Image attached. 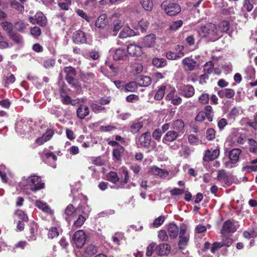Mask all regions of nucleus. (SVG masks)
Masks as SVG:
<instances>
[{"label": "nucleus", "instance_id": "f257e3e1", "mask_svg": "<svg viewBox=\"0 0 257 257\" xmlns=\"http://www.w3.org/2000/svg\"><path fill=\"white\" fill-rule=\"evenodd\" d=\"M198 34L201 37H207L212 41L217 40L220 37L218 28L212 23H208L202 26L200 28Z\"/></svg>", "mask_w": 257, "mask_h": 257}, {"label": "nucleus", "instance_id": "f03ea898", "mask_svg": "<svg viewBox=\"0 0 257 257\" xmlns=\"http://www.w3.org/2000/svg\"><path fill=\"white\" fill-rule=\"evenodd\" d=\"M161 7L166 13L170 16H175L181 11L180 6L175 3L166 2L161 5Z\"/></svg>", "mask_w": 257, "mask_h": 257}, {"label": "nucleus", "instance_id": "7ed1b4c3", "mask_svg": "<svg viewBox=\"0 0 257 257\" xmlns=\"http://www.w3.org/2000/svg\"><path fill=\"white\" fill-rule=\"evenodd\" d=\"M241 151L239 149H234L229 153V161L224 163L225 167L231 168L235 166L236 163L239 161Z\"/></svg>", "mask_w": 257, "mask_h": 257}, {"label": "nucleus", "instance_id": "20e7f679", "mask_svg": "<svg viewBox=\"0 0 257 257\" xmlns=\"http://www.w3.org/2000/svg\"><path fill=\"white\" fill-rule=\"evenodd\" d=\"M73 243L77 248H82L85 243L86 235L83 230H79L72 236Z\"/></svg>", "mask_w": 257, "mask_h": 257}, {"label": "nucleus", "instance_id": "39448f33", "mask_svg": "<svg viewBox=\"0 0 257 257\" xmlns=\"http://www.w3.org/2000/svg\"><path fill=\"white\" fill-rule=\"evenodd\" d=\"M27 182L28 185L31 186V190L33 191L39 190L44 187V183H41V178L37 176L29 177Z\"/></svg>", "mask_w": 257, "mask_h": 257}, {"label": "nucleus", "instance_id": "423d86ee", "mask_svg": "<svg viewBox=\"0 0 257 257\" xmlns=\"http://www.w3.org/2000/svg\"><path fill=\"white\" fill-rule=\"evenodd\" d=\"M182 64L184 70L186 72H190L195 70L198 66L197 62L191 57H187L182 60Z\"/></svg>", "mask_w": 257, "mask_h": 257}, {"label": "nucleus", "instance_id": "0eeeda50", "mask_svg": "<svg viewBox=\"0 0 257 257\" xmlns=\"http://www.w3.org/2000/svg\"><path fill=\"white\" fill-rule=\"evenodd\" d=\"M151 142L150 132L143 133L138 138L137 144L141 148H149Z\"/></svg>", "mask_w": 257, "mask_h": 257}, {"label": "nucleus", "instance_id": "6e6552de", "mask_svg": "<svg viewBox=\"0 0 257 257\" xmlns=\"http://www.w3.org/2000/svg\"><path fill=\"white\" fill-rule=\"evenodd\" d=\"M29 20L32 24H37L41 26H45L47 24L46 18L42 12L37 13L34 18L30 17Z\"/></svg>", "mask_w": 257, "mask_h": 257}, {"label": "nucleus", "instance_id": "1a4fd4ad", "mask_svg": "<svg viewBox=\"0 0 257 257\" xmlns=\"http://www.w3.org/2000/svg\"><path fill=\"white\" fill-rule=\"evenodd\" d=\"M123 25V23L119 19L113 20L112 23L109 28V33L110 35L115 36L118 32L121 29Z\"/></svg>", "mask_w": 257, "mask_h": 257}, {"label": "nucleus", "instance_id": "9d476101", "mask_svg": "<svg viewBox=\"0 0 257 257\" xmlns=\"http://www.w3.org/2000/svg\"><path fill=\"white\" fill-rule=\"evenodd\" d=\"M180 94L186 98L192 97L195 94V89L192 85H185L179 89Z\"/></svg>", "mask_w": 257, "mask_h": 257}, {"label": "nucleus", "instance_id": "9b49d317", "mask_svg": "<svg viewBox=\"0 0 257 257\" xmlns=\"http://www.w3.org/2000/svg\"><path fill=\"white\" fill-rule=\"evenodd\" d=\"M184 47L183 46L177 45L176 50H179L177 52H169L166 53V57L168 59L176 60L182 58L184 56V53L183 52Z\"/></svg>", "mask_w": 257, "mask_h": 257}, {"label": "nucleus", "instance_id": "f8f14e48", "mask_svg": "<svg viewBox=\"0 0 257 257\" xmlns=\"http://www.w3.org/2000/svg\"><path fill=\"white\" fill-rule=\"evenodd\" d=\"M180 136L178 132L175 131H169L164 136L162 142L164 144L169 145L168 143L172 142L176 140Z\"/></svg>", "mask_w": 257, "mask_h": 257}, {"label": "nucleus", "instance_id": "ddd939ff", "mask_svg": "<svg viewBox=\"0 0 257 257\" xmlns=\"http://www.w3.org/2000/svg\"><path fill=\"white\" fill-rule=\"evenodd\" d=\"M218 149L207 150L205 152L203 159L205 162H210L216 159L219 155Z\"/></svg>", "mask_w": 257, "mask_h": 257}, {"label": "nucleus", "instance_id": "4468645a", "mask_svg": "<svg viewBox=\"0 0 257 257\" xmlns=\"http://www.w3.org/2000/svg\"><path fill=\"white\" fill-rule=\"evenodd\" d=\"M171 247L168 243H161L157 245L155 251L159 255H167L171 251Z\"/></svg>", "mask_w": 257, "mask_h": 257}, {"label": "nucleus", "instance_id": "2eb2a0df", "mask_svg": "<svg viewBox=\"0 0 257 257\" xmlns=\"http://www.w3.org/2000/svg\"><path fill=\"white\" fill-rule=\"evenodd\" d=\"M72 40L76 44H84L87 42L84 32L81 30H78L73 33Z\"/></svg>", "mask_w": 257, "mask_h": 257}, {"label": "nucleus", "instance_id": "dca6fc26", "mask_svg": "<svg viewBox=\"0 0 257 257\" xmlns=\"http://www.w3.org/2000/svg\"><path fill=\"white\" fill-rule=\"evenodd\" d=\"M53 135V131L51 129H48L42 137L37 138L35 142L39 145H42L45 142L49 141L52 138Z\"/></svg>", "mask_w": 257, "mask_h": 257}, {"label": "nucleus", "instance_id": "f3484780", "mask_svg": "<svg viewBox=\"0 0 257 257\" xmlns=\"http://www.w3.org/2000/svg\"><path fill=\"white\" fill-rule=\"evenodd\" d=\"M150 173L162 178L167 177L169 175V172L167 170L161 169L155 166L151 168L150 170Z\"/></svg>", "mask_w": 257, "mask_h": 257}, {"label": "nucleus", "instance_id": "a211bd4d", "mask_svg": "<svg viewBox=\"0 0 257 257\" xmlns=\"http://www.w3.org/2000/svg\"><path fill=\"white\" fill-rule=\"evenodd\" d=\"M127 51L132 56H139L142 53V48L136 44H131L127 46Z\"/></svg>", "mask_w": 257, "mask_h": 257}, {"label": "nucleus", "instance_id": "6ab92c4d", "mask_svg": "<svg viewBox=\"0 0 257 257\" xmlns=\"http://www.w3.org/2000/svg\"><path fill=\"white\" fill-rule=\"evenodd\" d=\"M236 230L233 223L229 220L226 221L224 223L221 231V233L234 232Z\"/></svg>", "mask_w": 257, "mask_h": 257}, {"label": "nucleus", "instance_id": "aec40b11", "mask_svg": "<svg viewBox=\"0 0 257 257\" xmlns=\"http://www.w3.org/2000/svg\"><path fill=\"white\" fill-rule=\"evenodd\" d=\"M77 115L81 119H84L89 114V109L85 105H80L77 110Z\"/></svg>", "mask_w": 257, "mask_h": 257}, {"label": "nucleus", "instance_id": "412c9836", "mask_svg": "<svg viewBox=\"0 0 257 257\" xmlns=\"http://www.w3.org/2000/svg\"><path fill=\"white\" fill-rule=\"evenodd\" d=\"M28 26V24L22 20H19L14 24V28L17 31L22 33L25 32Z\"/></svg>", "mask_w": 257, "mask_h": 257}, {"label": "nucleus", "instance_id": "4be33fe9", "mask_svg": "<svg viewBox=\"0 0 257 257\" xmlns=\"http://www.w3.org/2000/svg\"><path fill=\"white\" fill-rule=\"evenodd\" d=\"M8 37L16 45H22L24 44L23 36L18 33L14 32Z\"/></svg>", "mask_w": 257, "mask_h": 257}, {"label": "nucleus", "instance_id": "5701e85b", "mask_svg": "<svg viewBox=\"0 0 257 257\" xmlns=\"http://www.w3.org/2000/svg\"><path fill=\"white\" fill-rule=\"evenodd\" d=\"M64 72L66 74L65 77L66 80H71V79L75 78L76 75L75 69L71 66L64 67Z\"/></svg>", "mask_w": 257, "mask_h": 257}, {"label": "nucleus", "instance_id": "b1692460", "mask_svg": "<svg viewBox=\"0 0 257 257\" xmlns=\"http://www.w3.org/2000/svg\"><path fill=\"white\" fill-rule=\"evenodd\" d=\"M155 40V35L153 34H151L146 36L144 38L142 43L144 46L147 47H151L153 46Z\"/></svg>", "mask_w": 257, "mask_h": 257}, {"label": "nucleus", "instance_id": "393cba45", "mask_svg": "<svg viewBox=\"0 0 257 257\" xmlns=\"http://www.w3.org/2000/svg\"><path fill=\"white\" fill-rule=\"evenodd\" d=\"M1 26L7 34L8 36L14 32V24L8 21H4L1 23Z\"/></svg>", "mask_w": 257, "mask_h": 257}, {"label": "nucleus", "instance_id": "a878e982", "mask_svg": "<svg viewBox=\"0 0 257 257\" xmlns=\"http://www.w3.org/2000/svg\"><path fill=\"white\" fill-rule=\"evenodd\" d=\"M168 231L169 236L172 238L177 237L179 233L178 228L174 223H171L169 225Z\"/></svg>", "mask_w": 257, "mask_h": 257}, {"label": "nucleus", "instance_id": "bb28decb", "mask_svg": "<svg viewBox=\"0 0 257 257\" xmlns=\"http://www.w3.org/2000/svg\"><path fill=\"white\" fill-rule=\"evenodd\" d=\"M35 205L37 207H38L44 212L49 214L53 213V211L51 210L49 206L46 203L43 201L37 200L35 202Z\"/></svg>", "mask_w": 257, "mask_h": 257}, {"label": "nucleus", "instance_id": "cd10ccee", "mask_svg": "<svg viewBox=\"0 0 257 257\" xmlns=\"http://www.w3.org/2000/svg\"><path fill=\"white\" fill-rule=\"evenodd\" d=\"M95 75L91 72H83L80 74L81 80L84 83H90L95 79Z\"/></svg>", "mask_w": 257, "mask_h": 257}, {"label": "nucleus", "instance_id": "c85d7f7f", "mask_svg": "<svg viewBox=\"0 0 257 257\" xmlns=\"http://www.w3.org/2000/svg\"><path fill=\"white\" fill-rule=\"evenodd\" d=\"M113 57L115 60H125L127 58V55L124 49H118L115 51Z\"/></svg>", "mask_w": 257, "mask_h": 257}, {"label": "nucleus", "instance_id": "c756f323", "mask_svg": "<svg viewBox=\"0 0 257 257\" xmlns=\"http://www.w3.org/2000/svg\"><path fill=\"white\" fill-rule=\"evenodd\" d=\"M136 35L135 32L130 28H124L119 33V38H126L128 37L134 36Z\"/></svg>", "mask_w": 257, "mask_h": 257}, {"label": "nucleus", "instance_id": "7c9ffc66", "mask_svg": "<svg viewBox=\"0 0 257 257\" xmlns=\"http://www.w3.org/2000/svg\"><path fill=\"white\" fill-rule=\"evenodd\" d=\"M143 126V123L142 121H136L130 125V132L133 134L137 133Z\"/></svg>", "mask_w": 257, "mask_h": 257}, {"label": "nucleus", "instance_id": "2f4dec72", "mask_svg": "<svg viewBox=\"0 0 257 257\" xmlns=\"http://www.w3.org/2000/svg\"><path fill=\"white\" fill-rule=\"evenodd\" d=\"M172 127L177 131L180 132L184 129V123L181 119H177L172 123Z\"/></svg>", "mask_w": 257, "mask_h": 257}, {"label": "nucleus", "instance_id": "473e14b6", "mask_svg": "<svg viewBox=\"0 0 257 257\" xmlns=\"http://www.w3.org/2000/svg\"><path fill=\"white\" fill-rule=\"evenodd\" d=\"M124 151V149L122 146H118L113 150V157L117 160L121 159V155Z\"/></svg>", "mask_w": 257, "mask_h": 257}, {"label": "nucleus", "instance_id": "72a5a7b5", "mask_svg": "<svg viewBox=\"0 0 257 257\" xmlns=\"http://www.w3.org/2000/svg\"><path fill=\"white\" fill-rule=\"evenodd\" d=\"M106 16L105 14L100 15L96 20L95 26L98 28H103L105 26Z\"/></svg>", "mask_w": 257, "mask_h": 257}, {"label": "nucleus", "instance_id": "f704fd0d", "mask_svg": "<svg viewBox=\"0 0 257 257\" xmlns=\"http://www.w3.org/2000/svg\"><path fill=\"white\" fill-rule=\"evenodd\" d=\"M140 3L146 11H151L153 9L152 0H140Z\"/></svg>", "mask_w": 257, "mask_h": 257}, {"label": "nucleus", "instance_id": "c9c22d12", "mask_svg": "<svg viewBox=\"0 0 257 257\" xmlns=\"http://www.w3.org/2000/svg\"><path fill=\"white\" fill-rule=\"evenodd\" d=\"M204 113L209 121L211 122L213 120V111L212 107L210 105H207L204 109Z\"/></svg>", "mask_w": 257, "mask_h": 257}, {"label": "nucleus", "instance_id": "e433bc0d", "mask_svg": "<svg viewBox=\"0 0 257 257\" xmlns=\"http://www.w3.org/2000/svg\"><path fill=\"white\" fill-rule=\"evenodd\" d=\"M166 59L163 58H155L153 59V64L157 67H163L167 64Z\"/></svg>", "mask_w": 257, "mask_h": 257}, {"label": "nucleus", "instance_id": "4c0bfd02", "mask_svg": "<svg viewBox=\"0 0 257 257\" xmlns=\"http://www.w3.org/2000/svg\"><path fill=\"white\" fill-rule=\"evenodd\" d=\"M230 28L229 22L223 21L219 23L218 30L221 32H227Z\"/></svg>", "mask_w": 257, "mask_h": 257}, {"label": "nucleus", "instance_id": "58836bf2", "mask_svg": "<svg viewBox=\"0 0 257 257\" xmlns=\"http://www.w3.org/2000/svg\"><path fill=\"white\" fill-rule=\"evenodd\" d=\"M10 5L12 8L21 12H22L24 11V6L23 5H22L21 3H19L16 0H11Z\"/></svg>", "mask_w": 257, "mask_h": 257}, {"label": "nucleus", "instance_id": "ea45409f", "mask_svg": "<svg viewBox=\"0 0 257 257\" xmlns=\"http://www.w3.org/2000/svg\"><path fill=\"white\" fill-rule=\"evenodd\" d=\"M180 240L178 243L179 247L181 249H183L187 245L189 241V237L187 236H180Z\"/></svg>", "mask_w": 257, "mask_h": 257}, {"label": "nucleus", "instance_id": "a19ab883", "mask_svg": "<svg viewBox=\"0 0 257 257\" xmlns=\"http://www.w3.org/2000/svg\"><path fill=\"white\" fill-rule=\"evenodd\" d=\"M248 143L249 145V151L251 153H255L257 151V142L252 139H249L248 140Z\"/></svg>", "mask_w": 257, "mask_h": 257}, {"label": "nucleus", "instance_id": "79ce46f5", "mask_svg": "<svg viewBox=\"0 0 257 257\" xmlns=\"http://www.w3.org/2000/svg\"><path fill=\"white\" fill-rule=\"evenodd\" d=\"M77 211L73 205L71 204H69L65 210V215L67 217L72 216L74 213Z\"/></svg>", "mask_w": 257, "mask_h": 257}, {"label": "nucleus", "instance_id": "37998d69", "mask_svg": "<svg viewBox=\"0 0 257 257\" xmlns=\"http://www.w3.org/2000/svg\"><path fill=\"white\" fill-rule=\"evenodd\" d=\"M166 86L163 85L158 89L157 93L155 95V99L158 100L162 99L164 96Z\"/></svg>", "mask_w": 257, "mask_h": 257}, {"label": "nucleus", "instance_id": "c03bdc74", "mask_svg": "<svg viewBox=\"0 0 257 257\" xmlns=\"http://www.w3.org/2000/svg\"><path fill=\"white\" fill-rule=\"evenodd\" d=\"M215 138V131L212 128H208L206 132V138L208 141H212Z\"/></svg>", "mask_w": 257, "mask_h": 257}, {"label": "nucleus", "instance_id": "a18cd8bd", "mask_svg": "<svg viewBox=\"0 0 257 257\" xmlns=\"http://www.w3.org/2000/svg\"><path fill=\"white\" fill-rule=\"evenodd\" d=\"M213 67L214 65L212 62H207L204 66L203 71L205 73L210 74L213 71Z\"/></svg>", "mask_w": 257, "mask_h": 257}, {"label": "nucleus", "instance_id": "49530a36", "mask_svg": "<svg viewBox=\"0 0 257 257\" xmlns=\"http://www.w3.org/2000/svg\"><path fill=\"white\" fill-rule=\"evenodd\" d=\"M15 214L19 217L20 219L22 220V221H28V217L23 211L18 210L16 211Z\"/></svg>", "mask_w": 257, "mask_h": 257}, {"label": "nucleus", "instance_id": "de8ad7c7", "mask_svg": "<svg viewBox=\"0 0 257 257\" xmlns=\"http://www.w3.org/2000/svg\"><path fill=\"white\" fill-rule=\"evenodd\" d=\"M182 149L179 152L181 156L184 158H187L190 154V150L189 147L187 146H182Z\"/></svg>", "mask_w": 257, "mask_h": 257}, {"label": "nucleus", "instance_id": "09e8293b", "mask_svg": "<svg viewBox=\"0 0 257 257\" xmlns=\"http://www.w3.org/2000/svg\"><path fill=\"white\" fill-rule=\"evenodd\" d=\"M125 89L127 91L134 92L137 89V85L135 82H131L125 85Z\"/></svg>", "mask_w": 257, "mask_h": 257}, {"label": "nucleus", "instance_id": "8fccbe9b", "mask_svg": "<svg viewBox=\"0 0 257 257\" xmlns=\"http://www.w3.org/2000/svg\"><path fill=\"white\" fill-rule=\"evenodd\" d=\"M149 26V23L147 21L141 20L139 22L138 29H140L142 32L145 31Z\"/></svg>", "mask_w": 257, "mask_h": 257}, {"label": "nucleus", "instance_id": "3c124183", "mask_svg": "<svg viewBox=\"0 0 257 257\" xmlns=\"http://www.w3.org/2000/svg\"><path fill=\"white\" fill-rule=\"evenodd\" d=\"M86 219L82 215H80L77 219L74 221L73 226L76 227H81L84 223Z\"/></svg>", "mask_w": 257, "mask_h": 257}, {"label": "nucleus", "instance_id": "603ef678", "mask_svg": "<svg viewBox=\"0 0 257 257\" xmlns=\"http://www.w3.org/2000/svg\"><path fill=\"white\" fill-rule=\"evenodd\" d=\"M165 221V216L163 215L160 216L155 219L153 222V225L154 227H158L162 225Z\"/></svg>", "mask_w": 257, "mask_h": 257}, {"label": "nucleus", "instance_id": "864d4df0", "mask_svg": "<svg viewBox=\"0 0 257 257\" xmlns=\"http://www.w3.org/2000/svg\"><path fill=\"white\" fill-rule=\"evenodd\" d=\"M75 12L79 17L85 19L87 22L90 21V17L82 10L77 9L75 10Z\"/></svg>", "mask_w": 257, "mask_h": 257}, {"label": "nucleus", "instance_id": "5fc2aeb1", "mask_svg": "<svg viewBox=\"0 0 257 257\" xmlns=\"http://www.w3.org/2000/svg\"><path fill=\"white\" fill-rule=\"evenodd\" d=\"M59 232L56 227H52L48 232V237L53 239L59 235Z\"/></svg>", "mask_w": 257, "mask_h": 257}, {"label": "nucleus", "instance_id": "6e6d98bb", "mask_svg": "<svg viewBox=\"0 0 257 257\" xmlns=\"http://www.w3.org/2000/svg\"><path fill=\"white\" fill-rule=\"evenodd\" d=\"M97 252V247L92 244L88 245L86 248V252L88 255H93Z\"/></svg>", "mask_w": 257, "mask_h": 257}, {"label": "nucleus", "instance_id": "4d7b16f0", "mask_svg": "<svg viewBox=\"0 0 257 257\" xmlns=\"http://www.w3.org/2000/svg\"><path fill=\"white\" fill-rule=\"evenodd\" d=\"M156 246V244L155 242L151 243L147 247L146 255L148 256H151L153 252L155 251Z\"/></svg>", "mask_w": 257, "mask_h": 257}, {"label": "nucleus", "instance_id": "13d9d810", "mask_svg": "<svg viewBox=\"0 0 257 257\" xmlns=\"http://www.w3.org/2000/svg\"><path fill=\"white\" fill-rule=\"evenodd\" d=\"M67 81L73 87L77 88L79 90H81L80 84L79 82L77 79H75V77L71 79V80H67Z\"/></svg>", "mask_w": 257, "mask_h": 257}, {"label": "nucleus", "instance_id": "bf43d9fd", "mask_svg": "<svg viewBox=\"0 0 257 257\" xmlns=\"http://www.w3.org/2000/svg\"><path fill=\"white\" fill-rule=\"evenodd\" d=\"M90 107L92 110L95 113H98L101 111H105V108L104 107L101 106L95 103H92L90 105Z\"/></svg>", "mask_w": 257, "mask_h": 257}, {"label": "nucleus", "instance_id": "052dcab7", "mask_svg": "<svg viewBox=\"0 0 257 257\" xmlns=\"http://www.w3.org/2000/svg\"><path fill=\"white\" fill-rule=\"evenodd\" d=\"M108 180L113 183H116L117 181H118V178L117 176V174L115 172H110L108 176Z\"/></svg>", "mask_w": 257, "mask_h": 257}, {"label": "nucleus", "instance_id": "680f3d73", "mask_svg": "<svg viewBox=\"0 0 257 257\" xmlns=\"http://www.w3.org/2000/svg\"><path fill=\"white\" fill-rule=\"evenodd\" d=\"M31 235L28 237L29 240H34L36 239V234L37 233L36 225H34L30 228V229Z\"/></svg>", "mask_w": 257, "mask_h": 257}, {"label": "nucleus", "instance_id": "e2e57ef3", "mask_svg": "<svg viewBox=\"0 0 257 257\" xmlns=\"http://www.w3.org/2000/svg\"><path fill=\"white\" fill-rule=\"evenodd\" d=\"M183 22L181 20H178L173 22L170 26V29L173 31H176L182 26Z\"/></svg>", "mask_w": 257, "mask_h": 257}, {"label": "nucleus", "instance_id": "0e129e2a", "mask_svg": "<svg viewBox=\"0 0 257 257\" xmlns=\"http://www.w3.org/2000/svg\"><path fill=\"white\" fill-rule=\"evenodd\" d=\"M209 96L207 93L202 94L198 98V101L200 103L203 104H206L208 102Z\"/></svg>", "mask_w": 257, "mask_h": 257}, {"label": "nucleus", "instance_id": "69168bd1", "mask_svg": "<svg viewBox=\"0 0 257 257\" xmlns=\"http://www.w3.org/2000/svg\"><path fill=\"white\" fill-rule=\"evenodd\" d=\"M31 35L35 37H37L41 34V31L39 27L35 26L30 30Z\"/></svg>", "mask_w": 257, "mask_h": 257}, {"label": "nucleus", "instance_id": "338daca9", "mask_svg": "<svg viewBox=\"0 0 257 257\" xmlns=\"http://www.w3.org/2000/svg\"><path fill=\"white\" fill-rule=\"evenodd\" d=\"M239 111L236 107H234L228 114V117L230 119H234L235 117L238 114Z\"/></svg>", "mask_w": 257, "mask_h": 257}, {"label": "nucleus", "instance_id": "774afa93", "mask_svg": "<svg viewBox=\"0 0 257 257\" xmlns=\"http://www.w3.org/2000/svg\"><path fill=\"white\" fill-rule=\"evenodd\" d=\"M158 238L160 239V240L164 241H167L168 239V236L165 230H160L158 232Z\"/></svg>", "mask_w": 257, "mask_h": 257}]
</instances>
